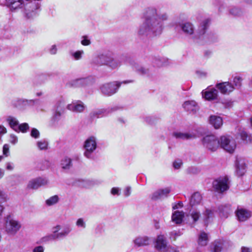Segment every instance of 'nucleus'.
Returning <instances> with one entry per match:
<instances>
[{
  "label": "nucleus",
  "mask_w": 252,
  "mask_h": 252,
  "mask_svg": "<svg viewBox=\"0 0 252 252\" xmlns=\"http://www.w3.org/2000/svg\"><path fill=\"white\" fill-rule=\"evenodd\" d=\"M168 17L161 7L150 6L145 8L142 14L143 23L137 30L138 35L147 36L160 34L164 29V22Z\"/></svg>",
  "instance_id": "1"
},
{
  "label": "nucleus",
  "mask_w": 252,
  "mask_h": 252,
  "mask_svg": "<svg viewBox=\"0 0 252 252\" xmlns=\"http://www.w3.org/2000/svg\"><path fill=\"white\" fill-rule=\"evenodd\" d=\"M210 24V20L207 18L203 20L198 26L196 35H194V27L189 22L181 23L179 27L184 34L188 36H191L194 39H201L206 42L212 43L216 41L217 36L216 34L210 32L205 34L206 31Z\"/></svg>",
  "instance_id": "2"
},
{
  "label": "nucleus",
  "mask_w": 252,
  "mask_h": 252,
  "mask_svg": "<svg viewBox=\"0 0 252 252\" xmlns=\"http://www.w3.org/2000/svg\"><path fill=\"white\" fill-rule=\"evenodd\" d=\"M5 232L10 235H14L21 228V223L14 218L12 215H8L4 219Z\"/></svg>",
  "instance_id": "3"
},
{
  "label": "nucleus",
  "mask_w": 252,
  "mask_h": 252,
  "mask_svg": "<svg viewBox=\"0 0 252 252\" xmlns=\"http://www.w3.org/2000/svg\"><path fill=\"white\" fill-rule=\"evenodd\" d=\"M130 82H132V81H114L105 83L100 87V90L103 95L107 96H111L118 92L122 84H127Z\"/></svg>",
  "instance_id": "4"
},
{
  "label": "nucleus",
  "mask_w": 252,
  "mask_h": 252,
  "mask_svg": "<svg viewBox=\"0 0 252 252\" xmlns=\"http://www.w3.org/2000/svg\"><path fill=\"white\" fill-rule=\"evenodd\" d=\"M97 148V139L94 136H91L87 138L84 142V156L88 159H94V152Z\"/></svg>",
  "instance_id": "5"
},
{
  "label": "nucleus",
  "mask_w": 252,
  "mask_h": 252,
  "mask_svg": "<svg viewBox=\"0 0 252 252\" xmlns=\"http://www.w3.org/2000/svg\"><path fill=\"white\" fill-rule=\"evenodd\" d=\"M7 5L11 8L16 9L21 7L23 5L24 7V16L27 19H29L32 17V13L30 10L31 3L30 2L25 3L23 0H6Z\"/></svg>",
  "instance_id": "6"
},
{
  "label": "nucleus",
  "mask_w": 252,
  "mask_h": 252,
  "mask_svg": "<svg viewBox=\"0 0 252 252\" xmlns=\"http://www.w3.org/2000/svg\"><path fill=\"white\" fill-rule=\"evenodd\" d=\"M106 65L112 69H115L120 67L123 62L126 61L128 59L126 55H121L118 58H114L112 53L108 52Z\"/></svg>",
  "instance_id": "7"
},
{
  "label": "nucleus",
  "mask_w": 252,
  "mask_h": 252,
  "mask_svg": "<svg viewBox=\"0 0 252 252\" xmlns=\"http://www.w3.org/2000/svg\"><path fill=\"white\" fill-rule=\"evenodd\" d=\"M202 143L204 147L212 152L216 151L220 146V139L214 135L204 137L202 139Z\"/></svg>",
  "instance_id": "8"
},
{
  "label": "nucleus",
  "mask_w": 252,
  "mask_h": 252,
  "mask_svg": "<svg viewBox=\"0 0 252 252\" xmlns=\"http://www.w3.org/2000/svg\"><path fill=\"white\" fill-rule=\"evenodd\" d=\"M119 109V107L116 106L109 107L106 108L98 109L92 111L90 113L89 116L91 120L93 121L95 119L107 116Z\"/></svg>",
  "instance_id": "9"
},
{
  "label": "nucleus",
  "mask_w": 252,
  "mask_h": 252,
  "mask_svg": "<svg viewBox=\"0 0 252 252\" xmlns=\"http://www.w3.org/2000/svg\"><path fill=\"white\" fill-rule=\"evenodd\" d=\"M229 179L227 176L220 177L214 181L213 187L216 191L222 193L229 189Z\"/></svg>",
  "instance_id": "10"
},
{
  "label": "nucleus",
  "mask_w": 252,
  "mask_h": 252,
  "mask_svg": "<svg viewBox=\"0 0 252 252\" xmlns=\"http://www.w3.org/2000/svg\"><path fill=\"white\" fill-rule=\"evenodd\" d=\"M220 146L227 152L232 153L236 147V144L230 136H222L220 138Z\"/></svg>",
  "instance_id": "11"
},
{
  "label": "nucleus",
  "mask_w": 252,
  "mask_h": 252,
  "mask_svg": "<svg viewBox=\"0 0 252 252\" xmlns=\"http://www.w3.org/2000/svg\"><path fill=\"white\" fill-rule=\"evenodd\" d=\"M61 229L60 225H57L52 228V235H53L56 239H63L66 237L71 231V228L70 226L67 225L64 226L61 232H59Z\"/></svg>",
  "instance_id": "12"
},
{
  "label": "nucleus",
  "mask_w": 252,
  "mask_h": 252,
  "mask_svg": "<svg viewBox=\"0 0 252 252\" xmlns=\"http://www.w3.org/2000/svg\"><path fill=\"white\" fill-rule=\"evenodd\" d=\"M66 101L63 98H60L56 102L55 106V112L54 119L58 121L61 116L64 113L66 108Z\"/></svg>",
  "instance_id": "13"
},
{
  "label": "nucleus",
  "mask_w": 252,
  "mask_h": 252,
  "mask_svg": "<svg viewBox=\"0 0 252 252\" xmlns=\"http://www.w3.org/2000/svg\"><path fill=\"white\" fill-rule=\"evenodd\" d=\"M94 81V78L89 76L86 78H78L71 80L69 82L68 85L69 86L73 87H85L92 84Z\"/></svg>",
  "instance_id": "14"
},
{
  "label": "nucleus",
  "mask_w": 252,
  "mask_h": 252,
  "mask_svg": "<svg viewBox=\"0 0 252 252\" xmlns=\"http://www.w3.org/2000/svg\"><path fill=\"white\" fill-rule=\"evenodd\" d=\"M216 88L222 94H228L235 89V87L229 82H223L217 83Z\"/></svg>",
  "instance_id": "15"
},
{
  "label": "nucleus",
  "mask_w": 252,
  "mask_h": 252,
  "mask_svg": "<svg viewBox=\"0 0 252 252\" xmlns=\"http://www.w3.org/2000/svg\"><path fill=\"white\" fill-rule=\"evenodd\" d=\"M108 52L98 54L94 56L91 60V64L94 65H106Z\"/></svg>",
  "instance_id": "16"
},
{
  "label": "nucleus",
  "mask_w": 252,
  "mask_h": 252,
  "mask_svg": "<svg viewBox=\"0 0 252 252\" xmlns=\"http://www.w3.org/2000/svg\"><path fill=\"white\" fill-rule=\"evenodd\" d=\"M155 247L158 251L165 252L170 249L172 252H175L174 249L167 246L166 240L163 235H159L157 237Z\"/></svg>",
  "instance_id": "17"
},
{
  "label": "nucleus",
  "mask_w": 252,
  "mask_h": 252,
  "mask_svg": "<svg viewBox=\"0 0 252 252\" xmlns=\"http://www.w3.org/2000/svg\"><path fill=\"white\" fill-rule=\"evenodd\" d=\"M171 191V187L158 189L153 193L151 198L152 200H157L167 197Z\"/></svg>",
  "instance_id": "18"
},
{
  "label": "nucleus",
  "mask_w": 252,
  "mask_h": 252,
  "mask_svg": "<svg viewBox=\"0 0 252 252\" xmlns=\"http://www.w3.org/2000/svg\"><path fill=\"white\" fill-rule=\"evenodd\" d=\"M202 94L206 100H212L218 98V91L217 88H207V90L202 92Z\"/></svg>",
  "instance_id": "19"
},
{
  "label": "nucleus",
  "mask_w": 252,
  "mask_h": 252,
  "mask_svg": "<svg viewBox=\"0 0 252 252\" xmlns=\"http://www.w3.org/2000/svg\"><path fill=\"white\" fill-rule=\"evenodd\" d=\"M236 173L238 176H243L246 171L245 159L241 158H237L235 161Z\"/></svg>",
  "instance_id": "20"
},
{
  "label": "nucleus",
  "mask_w": 252,
  "mask_h": 252,
  "mask_svg": "<svg viewBox=\"0 0 252 252\" xmlns=\"http://www.w3.org/2000/svg\"><path fill=\"white\" fill-rule=\"evenodd\" d=\"M67 109L76 113H81L85 108L84 104L81 101L73 102L66 106Z\"/></svg>",
  "instance_id": "21"
},
{
  "label": "nucleus",
  "mask_w": 252,
  "mask_h": 252,
  "mask_svg": "<svg viewBox=\"0 0 252 252\" xmlns=\"http://www.w3.org/2000/svg\"><path fill=\"white\" fill-rule=\"evenodd\" d=\"M236 215L240 221L247 220L251 216V212L245 209L238 208L236 211Z\"/></svg>",
  "instance_id": "22"
},
{
  "label": "nucleus",
  "mask_w": 252,
  "mask_h": 252,
  "mask_svg": "<svg viewBox=\"0 0 252 252\" xmlns=\"http://www.w3.org/2000/svg\"><path fill=\"white\" fill-rule=\"evenodd\" d=\"M152 63L154 66L161 67L169 65L170 62L169 60L166 58L158 56L153 58Z\"/></svg>",
  "instance_id": "23"
},
{
  "label": "nucleus",
  "mask_w": 252,
  "mask_h": 252,
  "mask_svg": "<svg viewBox=\"0 0 252 252\" xmlns=\"http://www.w3.org/2000/svg\"><path fill=\"white\" fill-rule=\"evenodd\" d=\"M183 106L186 111L192 113H196L198 109V106L194 100L185 101L183 104Z\"/></svg>",
  "instance_id": "24"
},
{
  "label": "nucleus",
  "mask_w": 252,
  "mask_h": 252,
  "mask_svg": "<svg viewBox=\"0 0 252 252\" xmlns=\"http://www.w3.org/2000/svg\"><path fill=\"white\" fill-rule=\"evenodd\" d=\"M31 103V100L24 98H19L13 102L14 107L20 110L25 109L27 106H29Z\"/></svg>",
  "instance_id": "25"
},
{
  "label": "nucleus",
  "mask_w": 252,
  "mask_h": 252,
  "mask_svg": "<svg viewBox=\"0 0 252 252\" xmlns=\"http://www.w3.org/2000/svg\"><path fill=\"white\" fill-rule=\"evenodd\" d=\"M218 209L220 216L222 218H227L232 212L231 206L229 204L222 205L219 207Z\"/></svg>",
  "instance_id": "26"
},
{
  "label": "nucleus",
  "mask_w": 252,
  "mask_h": 252,
  "mask_svg": "<svg viewBox=\"0 0 252 252\" xmlns=\"http://www.w3.org/2000/svg\"><path fill=\"white\" fill-rule=\"evenodd\" d=\"M131 65L133 69L139 74L147 76H151L152 75V73L148 68H146L143 66H140L139 64L134 62L131 63Z\"/></svg>",
  "instance_id": "27"
},
{
  "label": "nucleus",
  "mask_w": 252,
  "mask_h": 252,
  "mask_svg": "<svg viewBox=\"0 0 252 252\" xmlns=\"http://www.w3.org/2000/svg\"><path fill=\"white\" fill-rule=\"evenodd\" d=\"M49 181L46 178L38 177L32 180V189L48 185Z\"/></svg>",
  "instance_id": "28"
},
{
  "label": "nucleus",
  "mask_w": 252,
  "mask_h": 252,
  "mask_svg": "<svg viewBox=\"0 0 252 252\" xmlns=\"http://www.w3.org/2000/svg\"><path fill=\"white\" fill-rule=\"evenodd\" d=\"M151 240L147 236H139L136 238L133 242L138 247L147 246L150 244Z\"/></svg>",
  "instance_id": "29"
},
{
  "label": "nucleus",
  "mask_w": 252,
  "mask_h": 252,
  "mask_svg": "<svg viewBox=\"0 0 252 252\" xmlns=\"http://www.w3.org/2000/svg\"><path fill=\"white\" fill-rule=\"evenodd\" d=\"M172 135L177 139H181L183 140L190 139L196 137L195 134L193 133H185L178 131L174 132Z\"/></svg>",
  "instance_id": "30"
},
{
  "label": "nucleus",
  "mask_w": 252,
  "mask_h": 252,
  "mask_svg": "<svg viewBox=\"0 0 252 252\" xmlns=\"http://www.w3.org/2000/svg\"><path fill=\"white\" fill-rule=\"evenodd\" d=\"M210 123L216 129L219 128L222 125V120L221 117L216 116H211L209 119Z\"/></svg>",
  "instance_id": "31"
},
{
  "label": "nucleus",
  "mask_w": 252,
  "mask_h": 252,
  "mask_svg": "<svg viewBox=\"0 0 252 252\" xmlns=\"http://www.w3.org/2000/svg\"><path fill=\"white\" fill-rule=\"evenodd\" d=\"M209 242V237L207 233L201 231L198 235L197 242L199 245L205 246Z\"/></svg>",
  "instance_id": "32"
},
{
  "label": "nucleus",
  "mask_w": 252,
  "mask_h": 252,
  "mask_svg": "<svg viewBox=\"0 0 252 252\" xmlns=\"http://www.w3.org/2000/svg\"><path fill=\"white\" fill-rule=\"evenodd\" d=\"M214 217V212L208 209H206L203 213V220L206 226H207L211 220Z\"/></svg>",
  "instance_id": "33"
},
{
  "label": "nucleus",
  "mask_w": 252,
  "mask_h": 252,
  "mask_svg": "<svg viewBox=\"0 0 252 252\" xmlns=\"http://www.w3.org/2000/svg\"><path fill=\"white\" fill-rule=\"evenodd\" d=\"M184 213L183 212L175 211L172 216V220L176 224H180L183 221Z\"/></svg>",
  "instance_id": "34"
},
{
  "label": "nucleus",
  "mask_w": 252,
  "mask_h": 252,
  "mask_svg": "<svg viewBox=\"0 0 252 252\" xmlns=\"http://www.w3.org/2000/svg\"><path fill=\"white\" fill-rule=\"evenodd\" d=\"M61 166L63 169H69L72 166V159L67 157L63 158L61 161Z\"/></svg>",
  "instance_id": "35"
},
{
  "label": "nucleus",
  "mask_w": 252,
  "mask_h": 252,
  "mask_svg": "<svg viewBox=\"0 0 252 252\" xmlns=\"http://www.w3.org/2000/svg\"><path fill=\"white\" fill-rule=\"evenodd\" d=\"M42 0H32V16L37 15L41 10V2Z\"/></svg>",
  "instance_id": "36"
},
{
  "label": "nucleus",
  "mask_w": 252,
  "mask_h": 252,
  "mask_svg": "<svg viewBox=\"0 0 252 252\" xmlns=\"http://www.w3.org/2000/svg\"><path fill=\"white\" fill-rule=\"evenodd\" d=\"M202 200V196L201 194L198 192H195L191 197L190 200V205L193 206L195 205L198 204Z\"/></svg>",
  "instance_id": "37"
},
{
  "label": "nucleus",
  "mask_w": 252,
  "mask_h": 252,
  "mask_svg": "<svg viewBox=\"0 0 252 252\" xmlns=\"http://www.w3.org/2000/svg\"><path fill=\"white\" fill-rule=\"evenodd\" d=\"M187 217L189 218V220L190 218L191 222L195 223L200 218V213L197 210H190L189 215H187Z\"/></svg>",
  "instance_id": "38"
},
{
  "label": "nucleus",
  "mask_w": 252,
  "mask_h": 252,
  "mask_svg": "<svg viewBox=\"0 0 252 252\" xmlns=\"http://www.w3.org/2000/svg\"><path fill=\"white\" fill-rule=\"evenodd\" d=\"M7 121L10 126L14 130L16 131L19 125L18 120L12 116H8L7 118Z\"/></svg>",
  "instance_id": "39"
},
{
  "label": "nucleus",
  "mask_w": 252,
  "mask_h": 252,
  "mask_svg": "<svg viewBox=\"0 0 252 252\" xmlns=\"http://www.w3.org/2000/svg\"><path fill=\"white\" fill-rule=\"evenodd\" d=\"M239 134L244 142L248 143L251 142L252 141V136L250 134H249L246 131L243 129H240L239 130Z\"/></svg>",
  "instance_id": "40"
},
{
  "label": "nucleus",
  "mask_w": 252,
  "mask_h": 252,
  "mask_svg": "<svg viewBox=\"0 0 252 252\" xmlns=\"http://www.w3.org/2000/svg\"><path fill=\"white\" fill-rule=\"evenodd\" d=\"M36 146L40 150H46L48 149V142L46 139H42L36 142Z\"/></svg>",
  "instance_id": "41"
},
{
  "label": "nucleus",
  "mask_w": 252,
  "mask_h": 252,
  "mask_svg": "<svg viewBox=\"0 0 252 252\" xmlns=\"http://www.w3.org/2000/svg\"><path fill=\"white\" fill-rule=\"evenodd\" d=\"M55 240L56 239L55 238L54 236L51 234L42 237L36 243L38 244L46 243Z\"/></svg>",
  "instance_id": "42"
},
{
  "label": "nucleus",
  "mask_w": 252,
  "mask_h": 252,
  "mask_svg": "<svg viewBox=\"0 0 252 252\" xmlns=\"http://www.w3.org/2000/svg\"><path fill=\"white\" fill-rule=\"evenodd\" d=\"M59 201V197L57 195L50 197L46 200V204L48 206H52L57 203Z\"/></svg>",
  "instance_id": "43"
},
{
  "label": "nucleus",
  "mask_w": 252,
  "mask_h": 252,
  "mask_svg": "<svg viewBox=\"0 0 252 252\" xmlns=\"http://www.w3.org/2000/svg\"><path fill=\"white\" fill-rule=\"evenodd\" d=\"M222 249L221 243L218 241H215L211 246V250L213 252H220Z\"/></svg>",
  "instance_id": "44"
},
{
  "label": "nucleus",
  "mask_w": 252,
  "mask_h": 252,
  "mask_svg": "<svg viewBox=\"0 0 252 252\" xmlns=\"http://www.w3.org/2000/svg\"><path fill=\"white\" fill-rule=\"evenodd\" d=\"M29 128L30 127L29 125L27 123H25L20 125L19 124L15 131L17 132H22L23 133H25L27 132Z\"/></svg>",
  "instance_id": "45"
},
{
  "label": "nucleus",
  "mask_w": 252,
  "mask_h": 252,
  "mask_svg": "<svg viewBox=\"0 0 252 252\" xmlns=\"http://www.w3.org/2000/svg\"><path fill=\"white\" fill-rule=\"evenodd\" d=\"M242 79L239 76H235L233 78V84L236 88H238L241 87Z\"/></svg>",
  "instance_id": "46"
},
{
  "label": "nucleus",
  "mask_w": 252,
  "mask_h": 252,
  "mask_svg": "<svg viewBox=\"0 0 252 252\" xmlns=\"http://www.w3.org/2000/svg\"><path fill=\"white\" fill-rule=\"evenodd\" d=\"M200 171V170L195 166H190L187 169V173L189 174L196 175Z\"/></svg>",
  "instance_id": "47"
},
{
  "label": "nucleus",
  "mask_w": 252,
  "mask_h": 252,
  "mask_svg": "<svg viewBox=\"0 0 252 252\" xmlns=\"http://www.w3.org/2000/svg\"><path fill=\"white\" fill-rule=\"evenodd\" d=\"M76 225L78 228L82 229H85L86 227V222L83 218H79L77 220L76 222Z\"/></svg>",
  "instance_id": "48"
},
{
  "label": "nucleus",
  "mask_w": 252,
  "mask_h": 252,
  "mask_svg": "<svg viewBox=\"0 0 252 252\" xmlns=\"http://www.w3.org/2000/svg\"><path fill=\"white\" fill-rule=\"evenodd\" d=\"M229 13L234 16H239L242 13V11L239 8L234 7L229 10Z\"/></svg>",
  "instance_id": "49"
},
{
  "label": "nucleus",
  "mask_w": 252,
  "mask_h": 252,
  "mask_svg": "<svg viewBox=\"0 0 252 252\" xmlns=\"http://www.w3.org/2000/svg\"><path fill=\"white\" fill-rule=\"evenodd\" d=\"M84 54L83 50L77 51L72 54V56L76 60H79L82 58V55Z\"/></svg>",
  "instance_id": "50"
},
{
  "label": "nucleus",
  "mask_w": 252,
  "mask_h": 252,
  "mask_svg": "<svg viewBox=\"0 0 252 252\" xmlns=\"http://www.w3.org/2000/svg\"><path fill=\"white\" fill-rule=\"evenodd\" d=\"M9 145L5 144L3 145L2 148V153L5 157H8L10 155Z\"/></svg>",
  "instance_id": "51"
},
{
  "label": "nucleus",
  "mask_w": 252,
  "mask_h": 252,
  "mask_svg": "<svg viewBox=\"0 0 252 252\" xmlns=\"http://www.w3.org/2000/svg\"><path fill=\"white\" fill-rule=\"evenodd\" d=\"M182 164V161L180 159H176L173 163V166L175 169H178L180 168Z\"/></svg>",
  "instance_id": "52"
},
{
  "label": "nucleus",
  "mask_w": 252,
  "mask_h": 252,
  "mask_svg": "<svg viewBox=\"0 0 252 252\" xmlns=\"http://www.w3.org/2000/svg\"><path fill=\"white\" fill-rule=\"evenodd\" d=\"M182 233L180 231L174 230L170 232V237L171 238L176 239L177 237L181 236L182 235Z\"/></svg>",
  "instance_id": "53"
},
{
  "label": "nucleus",
  "mask_w": 252,
  "mask_h": 252,
  "mask_svg": "<svg viewBox=\"0 0 252 252\" xmlns=\"http://www.w3.org/2000/svg\"><path fill=\"white\" fill-rule=\"evenodd\" d=\"M81 43L84 46H88L91 44V41L88 38L87 36H82V40Z\"/></svg>",
  "instance_id": "54"
},
{
  "label": "nucleus",
  "mask_w": 252,
  "mask_h": 252,
  "mask_svg": "<svg viewBox=\"0 0 252 252\" xmlns=\"http://www.w3.org/2000/svg\"><path fill=\"white\" fill-rule=\"evenodd\" d=\"M9 141L11 144L15 145L18 142V137L14 134H11L10 135Z\"/></svg>",
  "instance_id": "55"
},
{
  "label": "nucleus",
  "mask_w": 252,
  "mask_h": 252,
  "mask_svg": "<svg viewBox=\"0 0 252 252\" xmlns=\"http://www.w3.org/2000/svg\"><path fill=\"white\" fill-rule=\"evenodd\" d=\"M222 104L224 108L229 109L233 106V102L230 100L225 101L222 102Z\"/></svg>",
  "instance_id": "56"
},
{
  "label": "nucleus",
  "mask_w": 252,
  "mask_h": 252,
  "mask_svg": "<svg viewBox=\"0 0 252 252\" xmlns=\"http://www.w3.org/2000/svg\"><path fill=\"white\" fill-rule=\"evenodd\" d=\"M111 193L113 195H119L120 194V190L119 188L114 187L111 190Z\"/></svg>",
  "instance_id": "57"
},
{
  "label": "nucleus",
  "mask_w": 252,
  "mask_h": 252,
  "mask_svg": "<svg viewBox=\"0 0 252 252\" xmlns=\"http://www.w3.org/2000/svg\"><path fill=\"white\" fill-rule=\"evenodd\" d=\"M40 136L39 131L35 128H32V138H38Z\"/></svg>",
  "instance_id": "58"
},
{
  "label": "nucleus",
  "mask_w": 252,
  "mask_h": 252,
  "mask_svg": "<svg viewBox=\"0 0 252 252\" xmlns=\"http://www.w3.org/2000/svg\"><path fill=\"white\" fill-rule=\"evenodd\" d=\"M44 248L43 246H38L35 247L32 249V252H44Z\"/></svg>",
  "instance_id": "59"
},
{
  "label": "nucleus",
  "mask_w": 252,
  "mask_h": 252,
  "mask_svg": "<svg viewBox=\"0 0 252 252\" xmlns=\"http://www.w3.org/2000/svg\"><path fill=\"white\" fill-rule=\"evenodd\" d=\"M14 167V165L13 163L8 162L6 163V169L7 170L11 171L13 170Z\"/></svg>",
  "instance_id": "60"
},
{
  "label": "nucleus",
  "mask_w": 252,
  "mask_h": 252,
  "mask_svg": "<svg viewBox=\"0 0 252 252\" xmlns=\"http://www.w3.org/2000/svg\"><path fill=\"white\" fill-rule=\"evenodd\" d=\"M57 51V48L55 45H53L51 46L49 49V52L52 55H55L56 54Z\"/></svg>",
  "instance_id": "61"
},
{
  "label": "nucleus",
  "mask_w": 252,
  "mask_h": 252,
  "mask_svg": "<svg viewBox=\"0 0 252 252\" xmlns=\"http://www.w3.org/2000/svg\"><path fill=\"white\" fill-rule=\"evenodd\" d=\"M103 231V227L101 225H98L95 228V233L96 234H100Z\"/></svg>",
  "instance_id": "62"
},
{
  "label": "nucleus",
  "mask_w": 252,
  "mask_h": 252,
  "mask_svg": "<svg viewBox=\"0 0 252 252\" xmlns=\"http://www.w3.org/2000/svg\"><path fill=\"white\" fill-rule=\"evenodd\" d=\"M125 196L127 197L130 195L131 193V188L127 187L124 190V192Z\"/></svg>",
  "instance_id": "63"
},
{
  "label": "nucleus",
  "mask_w": 252,
  "mask_h": 252,
  "mask_svg": "<svg viewBox=\"0 0 252 252\" xmlns=\"http://www.w3.org/2000/svg\"><path fill=\"white\" fill-rule=\"evenodd\" d=\"M145 121L149 124H152L154 123L153 118L151 116L146 117Z\"/></svg>",
  "instance_id": "64"
}]
</instances>
